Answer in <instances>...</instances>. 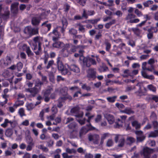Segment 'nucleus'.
<instances>
[{
  "label": "nucleus",
  "mask_w": 158,
  "mask_h": 158,
  "mask_svg": "<svg viewBox=\"0 0 158 158\" xmlns=\"http://www.w3.org/2000/svg\"><path fill=\"white\" fill-rule=\"evenodd\" d=\"M23 102L22 101L21 102V104H16L14 105L13 106H10L9 108V110L11 113L14 112L15 110V108H16L17 106L20 105H22Z\"/></svg>",
  "instance_id": "27"
},
{
  "label": "nucleus",
  "mask_w": 158,
  "mask_h": 158,
  "mask_svg": "<svg viewBox=\"0 0 158 158\" xmlns=\"http://www.w3.org/2000/svg\"><path fill=\"white\" fill-rule=\"evenodd\" d=\"M2 97L4 98L5 99V100L3 102H0V104L2 106L4 105L5 104H6L7 102V99L6 98V94H4V95H2Z\"/></svg>",
  "instance_id": "59"
},
{
  "label": "nucleus",
  "mask_w": 158,
  "mask_h": 158,
  "mask_svg": "<svg viewBox=\"0 0 158 158\" xmlns=\"http://www.w3.org/2000/svg\"><path fill=\"white\" fill-rule=\"evenodd\" d=\"M9 123L11 125H12L13 123V122L11 120H9L7 119H5L4 120V123L1 124V126L5 128L8 126V124Z\"/></svg>",
  "instance_id": "26"
},
{
  "label": "nucleus",
  "mask_w": 158,
  "mask_h": 158,
  "mask_svg": "<svg viewBox=\"0 0 158 158\" xmlns=\"http://www.w3.org/2000/svg\"><path fill=\"white\" fill-rule=\"evenodd\" d=\"M158 135V129L155 130L153 132H151L149 135V137H155Z\"/></svg>",
  "instance_id": "33"
},
{
  "label": "nucleus",
  "mask_w": 158,
  "mask_h": 158,
  "mask_svg": "<svg viewBox=\"0 0 158 158\" xmlns=\"http://www.w3.org/2000/svg\"><path fill=\"white\" fill-rule=\"evenodd\" d=\"M77 2L82 6H84L86 2V0H77Z\"/></svg>",
  "instance_id": "63"
},
{
  "label": "nucleus",
  "mask_w": 158,
  "mask_h": 158,
  "mask_svg": "<svg viewBox=\"0 0 158 158\" xmlns=\"http://www.w3.org/2000/svg\"><path fill=\"white\" fill-rule=\"evenodd\" d=\"M98 71L100 73L105 72L108 70V68L107 67H101L98 69Z\"/></svg>",
  "instance_id": "42"
},
{
  "label": "nucleus",
  "mask_w": 158,
  "mask_h": 158,
  "mask_svg": "<svg viewBox=\"0 0 158 158\" xmlns=\"http://www.w3.org/2000/svg\"><path fill=\"white\" fill-rule=\"evenodd\" d=\"M24 32L26 34L30 35H34L38 33L37 29L33 28L30 26H28L25 27Z\"/></svg>",
  "instance_id": "11"
},
{
  "label": "nucleus",
  "mask_w": 158,
  "mask_h": 158,
  "mask_svg": "<svg viewBox=\"0 0 158 158\" xmlns=\"http://www.w3.org/2000/svg\"><path fill=\"white\" fill-rule=\"evenodd\" d=\"M127 143L128 144H131L135 141V139L133 137H128L127 139Z\"/></svg>",
  "instance_id": "37"
},
{
  "label": "nucleus",
  "mask_w": 158,
  "mask_h": 158,
  "mask_svg": "<svg viewBox=\"0 0 158 158\" xmlns=\"http://www.w3.org/2000/svg\"><path fill=\"white\" fill-rule=\"evenodd\" d=\"M123 74L122 75V76L124 77H130V70L129 69H126L124 70L123 72Z\"/></svg>",
  "instance_id": "31"
},
{
  "label": "nucleus",
  "mask_w": 158,
  "mask_h": 158,
  "mask_svg": "<svg viewBox=\"0 0 158 158\" xmlns=\"http://www.w3.org/2000/svg\"><path fill=\"white\" fill-rule=\"evenodd\" d=\"M115 142L118 143V146L120 147H123L125 143V138L121 135H116L114 138Z\"/></svg>",
  "instance_id": "8"
},
{
  "label": "nucleus",
  "mask_w": 158,
  "mask_h": 158,
  "mask_svg": "<svg viewBox=\"0 0 158 158\" xmlns=\"http://www.w3.org/2000/svg\"><path fill=\"white\" fill-rule=\"evenodd\" d=\"M116 23V20L115 19H113L109 22L106 23L105 25V28L107 29L110 28L111 26L115 24Z\"/></svg>",
  "instance_id": "23"
},
{
  "label": "nucleus",
  "mask_w": 158,
  "mask_h": 158,
  "mask_svg": "<svg viewBox=\"0 0 158 158\" xmlns=\"http://www.w3.org/2000/svg\"><path fill=\"white\" fill-rule=\"evenodd\" d=\"M153 31L154 32H156L158 31L156 27H151L150 29H148V31Z\"/></svg>",
  "instance_id": "64"
},
{
  "label": "nucleus",
  "mask_w": 158,
  "mask_h": 158,
  "mask_svg": "<svg viewBox=\"0 0 158 158\" xmlns=\"http://www.w3.org/2000/svg\"><path fill=\"white\" fill-rule=\"evenodd\" d=\"M80 61L84 66L88 67H90L92 64L95 65L97 64L95 59L89 57H85L81 56L80 58Z\"/></svg>",
  "instance_id": "4"
},
{
  "label": "nucleus",
  "mask_w": 158,
  "mask_h": 158,
  "mask_svg": "<svg viewBox=\"0 0 158 158\" xmlns=\"http://www.w3.org/2000/svg\"><path fill=\"white\" fill-rule=\"evenodd\" d=\"M104 117L107 119L110 124H113L115 122V118L112 114H106L104 115Z\"/></svg>",
  "instance_id": "14"
},
{
  "label": "nucleus",
  "mask_w": 158,
  "mask_h": 158,
  "mask_svg": "<svg viewBox=\"0 0 158 158\" xmlns=\"http://www.w3.org/2000/svg\"><path fill=\"white\" fill-rule=\"evenodd\" d=\"M76 26L78 27V30L79 31L84 32L85 31V29L84 27V26L81 24L80 23H78L76 24Z\"/></svg>",
  "instance_id": "40"
},
{
  "label": "nucleus",
  "mask_w": 158,
  "mask_h": 158,
  "mask_svg": "<svg viewBox=\"0 0 158 158\" xmlns=\"http://www.w3.org/2000/svg\"><path fill=\"white\" fill-rule=\"evenodd\" d=\"M69 128L73 129V131H74V129H75L76 130L77 129V126L76 125V123L74 122H73L70 123L68 126Z\"/></svg>",
  "instance_id": "36"
},
{
  "label": "nucleus",
  "mask_w": 158,
  "mask_h": 158,
  "mask_svg": "<svg viewBox=\"0 0 158 158\" xmlns=\"http://www.w3.org/2000/svg\"><path fill=\"white\" fill-rule=\"evenodd\" d=\"M132 125L133 127H135L136 129L140 128L141 126L140 124L136 121H133L132 123Z\"/></svg>",
  "instance_id": "32"
},
{
  "label": "nucleus",
  "mask_w": 158,
  "mask_h": 158,
  "mask_svg": "<svg viewBox=\"0 0 158 158\" xmlns=\"http://www.w3.org/2000/svg\"><path fill=\"white\" fill-rule=\"evenodd\" d=\"M33 139L31 137H28L27 139V142L28 144L33 145L34 143H33Z\"/></svg>",
  "instance_id": "54"
},
{
  "label": "nucleus",
  "mask_w": 158,
  "mask_h": 158,
  "mask_svg": "<svg viewBox=\"0 0 158 158\" xmlns=\"http://www.w3.org/2000/svg\"><path fill=\"white\" fill-rule=\"evenodd\" d=\"M110 135L108 133H106L102 134L101 135V141L100 142V144L102 145L104 142V140L110 136Z\"/></svg>",
  "instance_id": "21"
},
{
  "label": "nucleus",
  "mask_w": 158,
  "mask_h": 158,
  "mask_svg": "<svg viewBox=\"0 0 158 158\" xmlns=\"http://www.w3.org/2000/svg\"><path fill=\"white\" fill-rule=\"evenodd\" d=\"M114 144V142L111 139H108L106 143V146L108 147L112 146Z\"/></svg>",
  "instance_id": "48"
},
{
  "label": "nucleus",
  "mask_w": 158,
  "mask_h": 158,
  "mask_svg": "<svg viewBox=\"0 0 158 158\" xmlns=\"http://www.w3.org/2000/svg\"><path fill=\"white\" fill-rule=\"evenodd\" d=\"M136 16L134 14L129 13L126 18V19L129 21V22L132 23H136L139 22V19L135 18Z\"/></svg>",
  "instance_id": "10"
},
{
  "label": "nucleus",
  "mask_w": 158,
  "mask_h": 158,
  "mask_svg": "<svg viewBox=\"0 0 158 158\" xmlns=\"http://www.w3.org/2000/svg\"><path fill=\"white\" fill-rule=\"evenodd\" d=\"M35 106L34 104L32 103H28L26 105V107L28 110H30L32 109Z\"/></svg>",
  "instance_id": "39"
},
{
  "label": "nucleus",
  "mask_w": 158,
  "mask_h": 158,
  "mask_svg": "<svg viewBox=\"0 0 158 158\" xmlns=\"http://www.w3.org/2000/svg\"><path fill=\"white\" fill-rule=\"evenodd\" d=\"M69 48V45H66L65 47L62 50V54L63 56L66 57L68 56L69 53L70 52L68 51Z\"/></svg>",
  "instance_id": "19"
},
{
  "label": "nucleus",
  "mask_w": 158,
  "mask_h": 158,
  "mask_svg": "<svg viewBox=\"0 0 158 158\" xmlns=\"http://www.w3.org/2000/svg\"><path fill=\"white\" fill-rule=\"evenodd\" d=\"M19 113L21 117H23L25 115L24 111V109L22 108H20L19 109Z\"/></svg>",
  "instance_id": "61"
},
{
  "label": "nucleus",
  "mask_w": 158,
  "mask_h": 158,
  "mask_svg": "<svg viewBox=\"0 0 158 158\" xmlns=\"http://www.w3.org/2000/svg\"><path fill=\"white\" fill-rule=\"evenodd\" d=\"M120 112L122 113H125L129 115L133 114L134 113V111L130 107H126L124 110L120 111Z\"/></svg>",
  "instance_id": "22"
},
{
  "label": "nucleus",
  "mask_w": 158,
  "mask_h": 158,
  "mask_svg": "<svg viewBox=\"0 0 158 158\" xmlns=\"http://www.w3.org/2000/svg\"><path fill=\"white\" fill-rule=\"evenodd\" d=\"M116 98L117 97L116 96H113L107 97L106 99L109 102L113 103L115 101Z\"/></svg>",
  "instance_id": "35"
},
{
  "label": "nucleus",
  "mask_w": 158,
  "mask_h": 158,
  "mask_svg": "<svg viewBox=\"0 0 158 158\" xmlns=\"http://www.w3.org/2000/svg\"><path fill=\"white\" fill-rule=\"evenodd\" d=\"M153 3V2L151 0H148L143 3V5L145 7H148Z\"/></svg>",
  "instance_id": "46"
},
{
  "label": "nucleus",
  "mask_w": 158,
  "mask_h": 158,
  "mask_svg": "<svg viewBox=\"0 0 158 158\" xmlns=\"http://www.w3.org/2000/svg\"><path fill=\"white\" fill-rule=\"evenodd\" d=\"M90 113H86L85 114V115L87 117L88 119L86 120V121L88 123H89L90 120L91 119L93 118L94 116V115H89Z\"/></svg>",
  "instance_id": "38"
},
{
  "label": "nucleus",
  "mask_w": 158,
  "mask_h": 158,
  "mask_svg": "<svg viewBox=\"0 0 158 158\" xmlns=\"http://www.w3.org/2000/svg\"><path fill=\"white\" fill-rule=\"evenodd\" d=\"M66 99H68L70 100L72 99V97L69 96L61 97L58 100V104L57 105V106L59 108L61 107L64 103L65 100Z\"/></svg>",
  "instance_id": "13"
},
{
  "label": "nucleus",
  "mask_w": 158,
  "mask_h": 158,
  "mask_svg": "<svg viewBox=\"0 0 158 158\" xmlns=\"http://www.w3.org/2000/svg\"><path fill=\"white\" fill-rule=\"evenodd\" d=\"M116 106L119 109H123L124 108V105L121 103H117L115 104Z\"/></svg>",
  "instance_id": "62"
},
{
  "label": "nucleus",
  "mask_w": 158,
  "mask_h": 158,
  "mask_svg": "<svg viewBox=\"0 0 158 158\" xmlns=\"http://www.w3.org/2000/svg\"><path fill=\"white\" fill-rule=\"evenodd\" d=\"M96 69L90 68L87 71V77L89 80H93L97 77Z\"/></svg>",
  "instance_id": "7"
},
{
  "label": "nucleus",
  "mask_w": 158,
  "mask_h": 158,
  "mask_svg": "<svg viewBox=\"0 0 158 158\" xmlns=\"http://www.w3.org/2000/svg\"><path fill=\"white\" fill-rule=\"evenodd\" d=\"M102 116L100 114L98 115L95 119V122L96 123H98L101 121Z\"/></svg>",
  "instance_id": "56"
},
{
  "label": "nucleus",
  "mask_w": 158,
  "mask_h": 158,
  "mask_svg": "<svg viewBox=\"0 0 158 158\" xmlns=\"http://www.w3.org/2000/svg\"><path fill=\"white\" fill-rule=\"evenodd\" d=\"M136 88L135 86H127L126 88V92H130Z\"/></svg>",
  "instance_id": "45"
},
{
  "label": "nucleus",
  "mask_w": 158,
  "mask_h": 158,
  "mask_svg": "<svg viewBox=\"0 0 158 158\" xmlns=\"http://www.w3.org/2000/svg\"><path fill=\"white\" fill-rule=\"evenodd\" d=\"M12 153V152L11 151V149L10 148V150H7L5 152V154L6 156H10Z\"/></svg>",
  "instance_id": "58"
},
{
  "label": "nucleus",
  "mask_w": 158,
  "mask_h": 158,
  "mask_svg": "<svg viewBox=\"0 0 158 158\" xmlns=\"http://www.w3.org/2000/svg\"><path fill=\"white\" fill-rule=\"evenodd\" d=\"M70 69L76 73H79L80 72V70L78 67L77 65L75 64H73L71 65L69 68Z\"/></svg>",
  "instance_id": "20"
},
{
  "label": "nucleus",
  "mask_w": 158,
  "mask_h": 158,
  "mask_svg": "<svg viewBox=\"0 0 158 158\" xmlns=\"http://www.w3.org/2000/svg\"><path fill=\"white\" fill-rule=\"evenodd\" d=\"M60 57H58L57 59V63L59 70L60 71L62 75H70L71 72L68 70L69 66L68 65H63L62 62L60 61Z\"/></svg>",
  "instance_id": "2"
},
{
  "label": "nucleus",
  "mask_w": 158,
  "mask_h": 158,
  "mask_svg": "<svg viewBox=\"0 0 158 158\" xmlns=\"http://www.w3.org/2000/svg\"><path fill=\"white\" fill-rule=\"evenodd\" d=\"M147 87L148 89L153 92H155L156 91V88L152 85H149Z\"/></svg>",
  "instance_id": "53"
},
{
  "label": "nucleus",
  "mask_w": 158,
  "mask_h": 158,
  "mask_svg": "<svg viewBox=\"0 0 158 158\" xmlns=\"http://www.w3.org/2000/svg\"><path fill=\"white\" fill-rule=\"evenodd\" d=\"M137 141L138 142H141L143 141L145 138V136L143 135H141L139 136H137Z\"/></svg>",
  "instance_id": "50"
},
{
  "label": "nucleus",
  "mask_w": 158,
  "mask_h": 158,
  "mask_svg": "<svg viewBox=\"0 0 158 158\" xmlns=\"http://www.w3.org/2000/svg\"><path fill=\"white\" fill-rule=\"evenodd\" d=\"M62 23L63 26L61 27V31L62 33H64L65 30L67 27L68 23L67 20L65 19H64L62 21Z\"/></svg>",
  "instance_id": "25"
},
{
  "label": "nucleus",
  "mask_w": 158,
  "mask_h": 158,
  "mask_svg": "<svg viewBox=\"0 0 158 158\" xmlns=\"http://www.w3.org/2000/svg\"><path fill=\"white\" fill-rule=\"evenodd\" d=\"M52 88L51 87L47 89L44 92V98L45 102H48L50 99L49 95L52 91Z\"/></svg>",
  "instance_id": "15"
},
{
  "label": "nucleus",
  "mask_w": 158,
  "mask_h": 158,
  "mask_svg": "<svg viewBox=\"0 0 158 158\" xmlns=\"http://www.w3.org/2000/svg\"><path fill=\"white\" fill-rule=\"evenodd\" d=\"M43 83L39 79H37L35 81L34 87L26 89V91L31 93L33 97H34L41 89V85Z\"/></svg>",
  "instance_id": "3"
},
{
  "label": "nucleus",
  "mask_w": 158,
  "mask_h": 158,
  "mask_svg": "<svg viewBox=\"0 0 158 158\" xmlns=\"http://www.w3.org/2000/svg\"><path fill=\"white\" fill-rule=\"evenodd\" d=\"M88 131V130L85 127H83L81 129L79 134V136L81 138L82 135L85 134Z\"/></svg>",
  "instance_id": "29"
},
{
  "label": "nucleus",
  "mask_w": 158,
  "mask_h": 158,
  "mask_svg": "<svg viewBox=\"0 0 158 158\" xmlns=\"http://www.w3.org/2000/svg\"><path fill=\"white\" fill-rule=\"evenodd\" d=\"M33 42H31L29 44L36 55H40L42 53L41 44L43 41V38L40 36L35 37Z\"/></svg>",
  "instance_id": "1"
},
{
  "label": "nucleus",
  "mask_w": 158,
  "mask_h": 158,
  "mask_svg": "<svg viewBox=\"0 0 158 158\" xmlns=\"http://www.w3.org/2000/svg\"><path fill=\"white\" fill-rule=\"evenodd\" d=\"M66 151L67 153L69 154L75 153L76 152V151L75 149H70L69 148H66Z\"/></svg>",
  "instance_id": "43"
},
{
  "label": "nucleus",
  "mask_w": 158,
  "mask_h": 158,
  "mask_svg": "<svg viewBox=\"0 0 158 158\" xmlns=\"http://www.w3.org/2000/svg\"><path fill=\"white\" fill-rule=\"evenodd\" d=\"M89 140L92 141L95 144H98L99 143L100 140V137L97 134H90L88 136Z\"/></svg>",
  "instance_id": "9"
},
{
  "label": "nucleus",
  "mask_w": 158,
  "mask_h": 158,
  "mask_svg": "<svg viewBox=\"0 0 158 158\" xmlns=\"http://www.w3.org/2000/svg\"><path fill=\"white\" fill-rule=\"evenodd\" d=\"M48 23V21H46L44 23H43L42 24V25L43 26H44L45 27H46L48 28V31H49L51 27V25L50 24H47V23Z\"/></svg>",
  "instance_id": "49"
},
{
  "label": "nucleus",
  "mask_w": 158,
  "mask_h": 158,
  "mask_svg": "<svg viewBox=\"0 0 158 158\" xmlns=\"http://www.w3.org/2000/svg\"><path fill=\"white\" fill-rule=\"evenodd\" d=\"M118 122H116L115 123L114 127L115 128H119L123 125L122 122L120 119H118Z\"/></svg>",
  "instance_id": "44"
},
{
  "label": "nucleus",
  "mask_w": 158,
  "mask_h": 158,
  "mask_svg": "<svg viewBox=\"0 0 158 158\" xmlns=\"http://www.w3.org/2000/svg\"><path fill=\"white\" fill-rule=\"evenodd\" d=\"M147 64V63L146 62H144L142 64V68L143 70L141 71L142 75V76L145 78L150 80H152L154 79V76L152 75H148L145 72L144 70H147L150 71H152L153 69V67L152 66V68H147L146 67Z\"/></svg>",
  "instance_id": "5"
},
{
  "label": "nucleus",
  "mask_w": 158,
  "mask_h": 158,
  "mask_svg": "<svg viewBox=\"0 0 158 158\" xmlns=\"http://www.w3.org/2000/svg\"><path fill=\"white\" fill-rule=\"evenodd\" d=\"M69 33L72 35H76L77 33V31L73 28H71L69 30Z\"/></svg>",
  "instance_id": "52"
},
{
  "label": "nucleus",
  "mask_w": 158,
  "mask_h": 158,
  "mask_svg": "<svg viewBox=\"0 0 158 158\" xmlns=\"http://www.w3.org/2000/svg\"><path fill=\"white\" fill-rule=\"evenodd\" d=\"M64 45V44L60 41L55 42L52 44L53 47L58 48H61L63 47Z\"/></svg>",
  "instance_id": "24"
},
{
  "label": "nucleus",
  "mask_w": 158,
  "mask_h": 158,
  "mask_svg": "<svg viewBox=\"0 0 158 158\" xmlns=\"http://www.w3.org/2000/svg\"><path fill=\"white\" fill-rule=\"evenodd\" d=\"M78 132L73 131L70 134V138H77L78 137Z\"/></svg>",
  "instance_id": "34"
},
{
  "label": "nucleus",
  "mask_w": 158,
  "mask_h": 158,
  "mask_svg": "<svg viewBox=\"0 0 158 158\" xmlns=\"http://www.w3.org/2000/svg\"><path fill=\"white\" fill-rule=\"evenodd\" d=\"M100 19L98 18L94 19L89 20V23L93 24H95L97 23L98 21H100Z\"/></svg>",
  "instance_id": "55"
},
{
  "label": "nucleus",
  "mask_w": 158,
  "mask_h": 158,
  "mask_svg": "<svg viewBox=\"0 0 158 158\" xmlns=\"http://www.w3.org/2000/svg\"><path fill=\"white\" fill-rule=\"evenodd\" d=\"M154 152L153 149L149 148L148 147H146L143 149V151L140 152L141 155H143V158H156V156L154 155L151 157H150V154Z\"/></svg>",
  "instance_id": "6"
},
{
  "label": "nucleus",
  "mask_w": 158,
  "mask_h": 158,
  "mask_svg": "<svg viewBox=\"0 0 158 158\" xmlns=\"http://www.w3.org/2000/svg\"><path fill=\"white\" fill-rule=\"evenodd\" d=\"M71 112L72 113L76 114V116L78 118L82 117L83 115V112L80 111L79 107H74L71 109Z\"/></svg>",
  "instance_id": "12"
},
{
  "label": "nucleus",
  "mask_w": 158,
  "mask_h": 158,
  "mask_svg": "<svg viewBox=\"0 0 158 158\" xmlns=\"http://www.w3.org/2000/svg\"><path fill=\"white\" fill-rule=\"evenodd\" d=\"M131 75H130V77L133 78V77L136 75H137L138 73V70H130Z\"/></svg>",
  "instance_id": "47"
},
{
  "label": "nucleus",
  "mask_w": 158,
  "mask_h": 158,
  "mask_svg": "<svg viewBox=\"0 0 158 158\" xmlns=\"http://www.w3.org/2000/svg\"><path fill=\"white\" fill-rule=\"evenodd\" d=\"M23 67V64L21 62H18L15 66L14 65L11 66L9 68V69L13 70L17 69L18 71H20Z\"/></svg>",
  "instance_id": "16"
},
{
  "label": "nucleus",
  "mask_w": 158,
  "mask_h": 158,
  "mask_svg": "<svg viewBox=\"0 0 158 158\" xmlns=\"http://www.w3.org/2000/svg\"><path fill=\"white\" fill-rule=\"evenodd\" d=\"M54 35L55 36L52 35V40L54 41L56 40L58 38L60 37V34L59 32L57 31V28H56L54 29L52 33H50L49 35Z\"/></svg>",
  "instance_id": "17"
},
{
  "label": "nucleus",
  "mask_w": 158,
  "mask_h": 158,
  "mask_svg": "<svg viewBox=\"0 0 158 158\" xmlns=\"http://www.w3.org/2000/svg\"><path fill=\"white\" fill-rule=\"evenodd\" d=\"M22 48L23 51H26L28 56H31L33 55V54L30 48L27 46L26 44H24L22 46Z\"/></svg>",
  "instance_id": "18"
},
{
  "label": "nucleus",
  "mask_w": 158,
  "mask_h": 158,
  "mask_svg": "<svg viewBox=\"0 0 158 158\" xmlns=\"http://www.w3.org/2000/svg\"><path fill=\"white\" fill-rule=\"evenodd\" d=\"M39 73L41 75L42 77L41 80L42 81H41L42 82L43 84L44 83L46 82L47 81V77L45 76H44L42 75L41 74V73L39 72Z\"/></svg>",
  "instance_id": "60"
},
{
  "label": "nucleus",
  "mask_w": 158,
  "mask_h": 158,
  "mask_svg": "<svg viewBox=\"0 0 158 158\" xmlns=\"http://www.w3.org/2000/svg\"><path fill=\"white\" fill-rule=\"evenodd\" d=\"M113 15H117L118 17H120L122 16V12L119 10L116 11L115 12L113 13Z\"/></svg>",
  "instance_id": "51"
},
{
  "label": "nucleus",
  "mask_w": 158,
  "mask_h": 158,
  "mask_svg": "<svg viewBox=\"0 0 158 158\" xmlns=\"http://www.w3.org/2000/svg\"><path fill=\"white\" fill-rule=\"evenodd\" d=\"M135 13L139 17H141L143 15L142 13L137 9L135 10Z\"/></svg>",
  "instance_id": "57"
},
{
  "label": "nucleus",
  "mask_w": 158,
  "mask_h": 158,
  "mask_svg": "<svg viewBox=\"0 0 158 158\" xmlns=\"http://www.w3.org/2000/svg\"><path fill=\"white\" fill-rule=\"evenodd\" d=\"M40 21V19L39 17H35L32 18L31 21L33 25H38Z\"/></svg>",
  "instance_id": "28"
},
{
  "label": "nucleus",
  "mask_w": 158,
  "mask_h": 158,
  "mask_svg": "<svg viewBox=\"0 0 158 158\" xmlns=\"http://www.w3.org/2000/svg\"><path fill=\"white\" fill-rule=\"evenodd\" d=\"M38 148L42 150V151L44 152H47L48 151V149L43 145H39Z\"/></svg>",
  "instance_id": "41"
},
{
  "label": "nucleus",
  "mask_w": 158,
  "mask_h": 158,
  "mask_svg": "<svg viewBox=\"0 0 158 158\" xmlns=\"http://www.w3.org/2000/svg\"><path fill=\"white\" fill-rule=\"evenodd\" d=\"M13 133V130L12 129H7L6 131L5 135L8 137H10Z\"/></svg>",
  "instance_id": "30"
}]
</instances>
